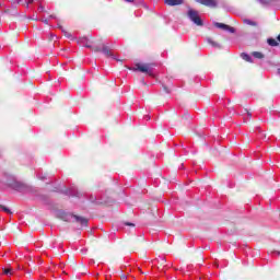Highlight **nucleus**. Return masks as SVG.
Instances as JSON below:
<instances>
[{"mask_svg": "<svg viewBox=\"0 0 280 280\" xmlns=\"http://www.w3.org/2000/svg\"><path fill=\"white\" fill-rule=\"evenodd\" d=\"M187 16L189 21H191L195 25L202 27L203 23H202V20L200 19V14L198 13V11L189 8L187 12Z\"/></svg>", "mask_w": 280, "mask_h": 280, "instance_id": "nucleus-1", "label": "nucleus"}, {"mask_svg": "<svg viewBox=\"0 0 280 280\" xmlns=\"http://www.w3.org/2000/svg\"><path fill=\"white\" fill-rule=\"evenodd\" d=\"M131 71H140L141 73H148L152 75V65L151 63H136Z\"/></svg>", "mask_w": 280, "mask_h": 280, "instance_id": "nucleus-2", "label": "nucleus"}, {"mask_svg": "<svg viewBox=\"0 0 280 280\" xmlns=\"http://www.w3.org/2000/svg\"><path fill=\"white\" fill-rule=\"evenodd\" d=\"M214 26L218 27L219 30H223L224 32H230V34H235V28L224 23L214 22Z\"/></svg>", "mask_w": 280, "mask_h": 280, "instance_id": "nucleus-3", "label": "nucleus"}, {"mask_svg": "<svg viewBox=\"0 0 280 280\" xmlns=\"http://www.w3.org/2000/svg\"><path fill=\"white\" fill-rule=\"evenodd\" d=\"M69 218L74 220V222H80L81 226H86V224L89 223V220H86L82 217H78V215H68V217L63 218V220L67 222L69 220Z\"/></svg>", "mask_w": 280, "mask_h": 280, "instance_id": "nucleus-4", "label": "nucleus"}, {"mask_svg": "<svg viewBox=\"0 0 280 280\" xmlns=\"http://www.w3.org/2000/svg\"><path fill=\"white\" fill-rule=\"evenodd\" d=\"M197 3L201 5H206V8H218V0H195Z\"/></svg>", "mask_w": 280, "mask_h": 280, "instance_id": "nucleus-5", "label": "nucleus"}, {"mask_svg": "<svg viewBox=\"0 0 280 280\" xmlns=\"http://www.w3.org/2000/svg\"><path fill=\"white\" fill-rule=\"evenodd\" d=\"M164 3L165 5L174 8V5H183V3H185V0H164Z\"/></svg>", "mask_w": 280, "mask_h": 280, "instance_id": "nucleus-6", "label": "nucleus"}, {"mask_svg": "<svg viewBox=\"0 0 280 280\" xmlns=\"http://www.w3.org/2000/svg\"><path fill=\"white\" fill-rule=\"evenodd\" d=\"M93 50L94 51H102V54H104V56H113V54H110V50L106 46H103L102 49H100V47H94Z\"/></svg>", "mask_w": 280, "mask_h": 280, "instance_id": "nucleus-7", "label": "nucleus"}, {"mask_svg": "<svg viewBox=\"0 0 280 280\" xmlns=\"http://www.w3.org/2000/svg\"><path fill=\"white\" fill-rule=\"evenodd\" d=\"M267 43H268V45H270V47H277V46H279V42H277V39H275V38H269V39L267 40Z\"/></svg>", "mask_w": 280, "mask_h": 280, "instance_id": "nucleus-8", "label": "nucleus"}, {"mask_svg": "<svg viewBox=\"0 0 280 280\" xmlns=\"http://www.w3.org/2000/svg\"><path fill=\"white\" fill-rule=\"evenodd\" d=\"M252 56L254 58H257L258 60H262V58H265L264 54L262 52H259V51H254L252 52Z\"/></svg>", "mask_w": 280, "mask_h": 280, "instance_id": "nucleus-9", "label": "nucleus"}, {"mask_svg": "<svg viewBox=\"0 0 280 280\" xmlns=\"http://www.w3.org/2000/svg\"><path fill=\"white\" fill-rule=\"evenodd\" d=\"M241 57L243 58V60H245L246 62H253V58L250 57V55L243 52L241 55Z\"/></svg>", "mask_w": 280, "mask_h": 280, "instance_id": "nucleus-10", "label": "nucleus"}, {"mask_svg": "<svg viewBox=\"0 0 280 280\" xmlns=\"http://www.w3.org/2000/svg\"><path fill=\"white\" fill-rule=\"evenodd\" d=\"M25 188V186L21 183H15V189L16 191H23V189Z\"/></svg>", "mask_w": 280, "mask_h": 280, "instance_id": "nucleus-11", "label": "nucleus"}, {"mask_svg": "<svg viewBox=\"0 0 280 280\" xmlns=\"http://www.w3.org/2000/svg\"><path fill=\"white\" fill-rule=\"evenodd\" d=\"M207 40H208L209 45H211L212 47H220V44L215 43L213 39L208 38Z\"/></svg>", "mask_w": 280, "mask_h": 280, "instance_id": "nucleus-12", "label": "nucleus"}, {"mask_svg": "<svg viewBox=\"0 0 280 280\" xmlns=\"http://www.w3.org/2000/svg\"><path fill=\"white\" fill-rule=\"evenodd\" d=\"M0 209L3 210L4 213H12V212L10 211V209H9L8 207H5V206H1V205H0Z\"/></svg>", "mask_w": 280, "mask_h": 280, "instance_id": "nucleus-13", "label": "nucleus"}, {"mask_svg": "<svg viewBox=\"0 0 280 280\" xmlns=\"http://www.w3.org/2000/svg\"><path fill=\"white\" fill-rule=\"evenodd\" d=\"M244 23H246V25H253V26L257 25V23H255L250 20H245Z\"/></svg>", "mask_w": 280, "mask_h": 280, "instance_id": "nucleus-14", "label": "nucleus"}, {"mask_svg": "<svg viewBox=\"0 0 280 280\" xmlns=\"http://www.w3.org/2000/svg\"><path fill=\"white\" fill-rule=\"evenodd\" d=\"M3 272H4L5 275L12 276V268L3 269Z\"/></svg>", "mask_w": 280, "mask_h": 280, "instance_id": "nucleus-15", "label": "nucleus"}, {"mask_svg": "<svg viewBox=\"0 0 280 280\" xmlns=\"http://www.w3.org/2000/svg\"><path fill=\"white\" fill-rule=\"evenodd\" d=\"M63 34H65L66 38H71V33L63 31Z\"/></svg>", "mask_w": 280, "mask_h": 280, "instance_id": "nucleus-16", "label": "nucleus"}, {"mask_svg": "<svg viewBox=\"0 0 280 280\" xmlns=\"http://www.w3.org/2000/svg\"><path fill=\"white\" fill-rule=\"evenodd\" d=\"M259 3H270V0H258Z\"/></svg>", "mask_w": 280, "mask_h": 280, "instance_id": "nucleus-17", "label": "nucleus"}, {"mask_svg": "<svg viewBox=\"0 0 280 280\" xmlns=\"http://www.w3.org/2000/svg\"><path fill=\"white\" fill-rule=\"evenodd\" d=\"M30 3H34V0H27L26 8H30Z\"/></svg>", "mask_w": 280, "mask_h": 280, "instance_id": "nucleus-18", "label": "nucleus"}, {"mask_svg": "<svg viewBox=\"0 0 280 280\" xmlns=\"http://www.w3.org/2000/svg\"><path fill=\"white\" fill-rule=\"evenodd\" d=\"M127 3H133L135 0H125Z\"/></svg>", "mask_w": 280, "mask_h": 280, "instance_id": "nucleus-19", "label": "nucleus"}, {"mask_svg": "<svg viewBox=\"0 0 280 280\" xmlns=\"http://www.w3.org/2000/svg\"><path fill=\"white\" fill-rule=\"evenodd\" d=\"M85 47H88L89 49L93 48V46L89 45L88 43L85 44Z\"/></svg>", "mask_w": 280, "mask_h": 280, "instance_id": "nucleus-20", "label": "nucleus"}, {"mask_svg": "<svg viewBox=\"0 0 280 280\" xmlns=\"http://www.w3.org/2000/svg\"><path fill=\"white\" fill-rule=\"evenodd\" d=\"M127 226H135V224H132V223H127Z\"/></svg>", "mask_w": 280, "mask_h": 280, "instance_id": "nucleus-21", "label": "nucleus"}, {"mask_svg": "<svg viewBox=\"0 0 280 280\" xmlns=\"http://www.w3.org/2000/svg\"><path fill=\"white\" fill-rule=\"evenodd\" d=\"M38 10H39V12H43L44 9H43V7H39Z\"/></svg>", "mask_w": 280, "mask_h": 280, "instance_id": "nucleus-22", "label": "nucleus"}, {"mask_svg": "<svg viewBox=\"0 0 280 280\" xmlns=\"http://www.w3.org/2000/svg\"><path fill=\"white\" fill-rule=\"evenodd\" d=\"M86 40H88L86 38H82V43H86Z\"/></svg>", "mask_w": 280, "mask_h": 280, "instance_id": "nucleus-23", "label": "nucleus"}, {"mask_svg": "<svg viewBox=\"0 0 280 280\" xmlns=\"http://www.w3.org/2000/svg\"><path fill=\"white\" fill-rule=\"evenodd\" d=\"M277 39H278V40H279V43H280V34L278 35Z\"/></svg>", "mask_w": 280, "mask_h": 280, "instance_id": "nucleus-24", "label": "nucleus"}, {"mask_svg": "<svg viewBox=\"0 0 280 280\" xmlns=\"http://www.w3.org/2000/svg\"><path fill=\"white\" fill-rule=\"evenodd\" d=\"M121 279H126V276H121Z\"/></svg>", "mask_w": 280, "mask_h": 280, "instance_id": "nucleus-25", "label": "nucleus"}, {"mask_svg": "<svg viewBox=\"0 0 280 280\" xmlns=\"http://www.w3.org/2000/svg\"><path fill=\"white\" fill-rule=\"evenodd\" d=\"M278 73H279V75H280V69H278Z\"/></svg>", "mask_w": 280, "mask_h": 280, "instance_id": "nucleus-26", "label": "nucleus"}, {"mask_svg": "<svg viewBox=\"0 0 280 280\" xmlns=\"http://www.w3.org/2000/svg\"><path fill=\"white\" fill-rule=\"evenodd\" d=\"M44 23H47V20H44Z\"/></svg>", "mask_w": 280, "mask_h": 280, "instance_id": "nucleus-27", "label": "nucleus"}, {"mask_svg": "<svg viewBox=\"0 0 280 280\" xmlns=\"http://www.w3.org/2000/svg\"><path fill=\"white\" fill-rule=\"evenodd\" d=\"M22 0H20L18 3H21Z\"/></svg>", "mask_w": 280, "mask_h": 280, "instance_id": "nucleus-28", "label": "nucleus"}]
</instances>
